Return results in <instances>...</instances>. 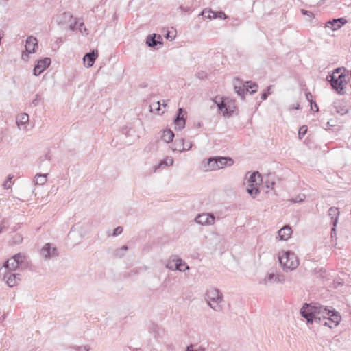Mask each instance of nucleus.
Instances as JSON below:
<instances>
[{"mask_svg":"<svg viewBox=\"0 0 351 351\" xmlns=\"http://www.w3.org/2000/svg\"><path fill=\"white\" fill-rule=\"evenodd\" d=\"M301 12L304 14V15H307L310 18H312L313 16V14L310 12V11H308V10H304V9H302L301 10Z\"/></svg>","mask_w":351,"mask_h":351,"instance_id":"nucleus-48","label":"nucleus"},{"mask_svg":"<svg viewBox=\"0 0 351 351\" xmlns=\"http://www.w3.org/2000/svg\"><path fill=\"white\" fill-rule=\"evenodd\" d=\"M158 326H153V328H152V330H154V332L156 333V335L157 334V331L156 330H158Z\"/></svg>","mask_w":351,"mask_h":351,"instance_id":"nucleus-58","label":"nucleus"},{"mask_svg":"<svg viewBox=\"0 0 351 351\" xmlns=\"http://www.w3.org/2000/svg\"><path fill=\"white\" fill-rule=\"evenodd\" d=\"M246 87L241 84V82L237 80L236 83L234 84V88L236 93L239 95L241 98H244L245 93H246Z\"/></svg>","mask_w":351,"mask_h":351,"instance_id":"nucleus-24","label":"nucleus"},{"mask_svg":"<svg viewBox=\"0 0 351 351\" xmlns=\"http://www.w3.org/2000/svg\"><path fill=\"white\" fill-rule=\"evenodd\" d=\"M305 95H306V99L311 103V109H313V101L312 99L313 96H312L311 93H309V92H307V93H306Z\"/></svg>","mask_w":351,"mask_h":351,"instance_id":"nucleus-41","label":"nucleus"},{"mask_svg":"<svg viewBox=\"0 0 351 351\" xmlns=\"http://www.w3.org/2000/svg\"><path fill=\"white\" fill-rule=\"evenodd\" d=\"M329 317L328 320L322 322V325L327 326L330 328H333L339 325L341 320V317L339 312L333 313V315Z\"/></svg>","mask_w":351,"mask_h":351,"instance_id":"nucleus-12","label":"nucleus"},{"mask_svg":"<svg viewBox=\"0 0 351 351\" xmlns=\"http://www.w3.org/2000/svg\"><path fill=\"white\" fill-rule=\"evenodd\" d=\"M213 101L217 105L219 109L223 112L224 115L226 114L231 116L233 110L231 109L230 105H227L226 103L221 99V98H218L217 97H216Z\"/></svg>","mask_w":351,"mask_h":351,"instance_id":"nucleus-13","label":"nucleus"},{"mask_svg":"<svg viewBox=\"0 0 351 351\" xmlns=\"http://www.w3.org/2000/svg\"><path fill=\"white\" fill-rule=\"evenodd\" d=\"M307 132V127L306 125H302L298 131V136L300 138H302Z\"/></svg>","mask_w":351,"mask_h":351,"instance_id":"nucleus-36","label":"nucleus"},{"mask_svg":"<svg viewBox=\"0 0 351 351\" xmlns=\"http://www.w3.org/2000/svg\"><path fill=\"white\" fill-rule=\"evenodd\" d=\"M97 56L98 53L97 51H92L91 52L86 53L83 58L84 66L87 68L91 67L93 65Z\"/></svg>","mask_w":351,"mask_h":351,"instance_id":"nucleus-15","label":"nucleus"},{"mask_svg":"<svg viewBox=\"0 0 351 351\" xmlns=\"http://www.w3.org/2000/svg\"><path fill=\"white\" fill-rule=\"evenodd\" d=\"M177 262H178V267L180 268L178 269V271H185L190 269L189 266L182 258H180L179 260L177 261Z\"/></svg>","mask_w":351,"mask_h":351,"instance_id":"nucleus-32","label":"nucleus"},{"mask_svg":"<svg viewBox=\"0 0 351 351\" xmlns=\"http://www.w3.org/2000/svg\"><path fill=\"white\" fill-rule=\"evenodd\" d=\"M328 311H330V313H328V315H324V317H323V321L322 322L328 320L329 317H330L332 316L331 315H333V313L337 312L334 309H332V310L328 309Z\"/></svg>","mask_w":351,"mask_h":351,"instance_id":"nucleus-45","label":"nucleus"},{"mask_svg":"<svg viewBox=\"0 0 351 351\" xmlns=\"http://www.w3.org/2000/svg\"><path fill=\"white\" fill-rule=\"evenodd\" d=\"M38 47V40L34 36H29L26 40L25 49L28 53L35 52L36 47Z\"/></svg>","mask_w":351,"mask_h":351,"instance_id":"nucleus-16","label":"nucleus"},{"mask_svg":"<svg viewBox=\"0 0 351 351\" xmlns=\"http://www.w3.org/2000/svg\"><path fill=\"white\" fill-rule=\"evenodd\" d=\"M340 69H341L340 68H337V69H336L335 70V72H334L333 73H335H335H339V72Z\"/></svg>","mask_w":351,"mask_h":351,"instance_id":"nucleus-60","label":"nucleus"},{"mask_svg":"<svg viewBox=\"0 0 351 351\" xmlns=\"http://www.w3.org/2000/svg\"><path fill=\"white\" fill-rule=\"evenodd\" d=\"M123 254H124V252L123 251L117 252V250L115 252V255L117 256L121 257L122 256H123Z\"/></svg>","mask_w":351,"mask_h":351,"instance_id":"nucleus-55","label":"nucleus"},{"mask_svg":"<svg viewBox=\"0 0 351 351\" xmlns=\"http://www.w3.org/2000/svg\"><path fill=\"white\" fill-rule=\"evenodd\" d=\"M335 228H332V231H331V237H333V235L336 234L335 232Z\"/></svg>","mask_w":351,"mask_h":351,"instance_id":"nucleus-57","label":"nucleus"},{"mask_svg":"<svg viewBox=\"0 0 351 351\" xmlns=\"http://www.w3.org/2000/svg\"><path fill=\"white\" fill-rule=\"evenodd\" d=\"M346 84L345 75L340 74L338 75L337 80L332 82L331 86L339 95H343L345 93L343 89Z\"/></svg>","mask_w":351,"mask_h":351,"instance_id":"nucleus-8","label":"nucleus"},{"mask_svg":"<svg viewBox=\"0 0 351 351\" xmlns=\"http://www.w3.org/2000/svg\"><path fill=\"white\" fill-rule=\"evenodd\" d=\"M276 274L274 273H269L263 279L262 282L265 285L267 286L274 284V282H276Z\"/></svg>","mask_w":351,"mask_h":351,"instance_id":"nucleus-26","label":"nucleus"},{"mask_svg":"<svg viewBox=\"0 0 351 351\" xmlns=\"http://www.w3.org/2000/svg\"><path fill=\"white\" fill-rule=\"evenodd\" d=\"M22 240H23L22 237L19 234H16L13 237L12 243V244H19L22 241Z\"/></svg>","mask_w":351,"mask_h":351,"instance_id":"nucleus-38","label":"nucleus"},{"mask_svg":"<svg viewBox=\"0 0 351 351\" xmlns=\"http://www.w3.org/2000/svg\"><path fill=\"white\" fill-rule=\"evenodd\" d=\"M123 232V228L121 226L117 227L113 232V236H117Z\"/></svg>","mask_w":351,"mask_h":351,"instance_id":"nucleus-46","label":"nucleus"},{"mask_svg":"<svg viewBox=\"0 0 351 351\" xmlns=\"http://www.w3.org/2000/svg\"><path fill=\"white\" fill-rule=\"evenodd\" d=\"M275 184V182H266V186L267 188H273L274 185Z\"/></svg>","mask_w":351,"mask_h":351,"instance_id":"nucleus-52","label":"nucleus"},{"mask_svg":"<svg viewBox=\"0 0 351 351\" xmlns=\"http://www.w3.org/2000/svg\"><path fill=\"white\" fill-rule=\"evenodd\" d=\"M2 229H3V226L1 224H0V233L2 231Z\"/></svg>","mask_w":351,"mask_h":351,"instance_id":"nucleus-63","label":"nucleus"},{"mask_svg":"<svg viewBox=\"0 0 351 351\" xmlns=\"http://www.w3.org/2000/svg\"><path fill=\"white\" fill-rule=\"evenodd\" d=\"M40 255L45 259L56 257L58 255L55 247H51L50 243H46L40 250Z\"/></svg>","mask_w":351,"mask_h":351,"instance_id":"nucleus-6","label":"nucleus"},{"mask_svg":"<svg viewBox=\"0 0 351 351\" xmlns=\"http://www.w3.org/2000/svg\"><path fill=\"white\" fill-rule=\"evenodd\" d=\"M180 257H178L176 255H173L169 257V259L167 260L165 263L166 268L169 269V270L175 271L178 270V269H180L178 267V261Z\"/></svg>","mask_w":351,"mask_h":351,"instance_id":"nucleus-20","label":"nucleus"},{"mask_svg":"<svg viewBox=\"0 0 351 351\" xmlns=\"http://www.w3.org/2000/svg\"><path fill=\"white\" fill-rule=\"evenodd\" d=\"M203 167L205 171H212L218 170L216 157L214 156L209 158L207 160V161L204 164Z\"/></svg>","mask_w":351,"mask_h":351,"instance_id":"nucleus-19","label":"nucleus"},{"mask_svg":"<svg viewBox=\"0 0 351 351\" xmlns=\"http://www.w3.org/2000/svg\"><path fill=\"white\" fill-rule=\"evenodd\" d=\"M83 26H84V23L83 22H78L77 28H78L80 29V32L82 34L87 35L88 34V31H87L86 27L82 28Z\"/></svg>","mask_w":351,"mask_h":351,"instance_id":"nucleus-37","label":"nucleus"},{"mask_svg":"<svg viewBox=\"0 0 351 351\" xmlns=\"http://www.w3.org/2000/svg\"><path fill=\"white\" fill-rule=\"evenodd\" d=\"M174 138V134L171 130H166L163 132L162 138L166 143H170Z\"/></svg>","mask_w":351,"mask_h":351,"instance_id":"nucleus-27","label":"nucleus"},{"mask_svg":"<svg viewBox=\"0 0 351 351\" xmlns=\"http://www.w3.org/2000/svg\"><path fill=\"white\" fill-rule=\"evenodd\" d=\"M29 115L27 113H22L16 117V122L17 127L20 130L27 132L29 123Z\"/></svg>","mask_w":351,"mask_h":351,"instance_id":"nucleus-10","label":"nucleus"},{"mask_svg":"<svg viewBox=\"0 0 351 351\" xmlns=\"http://www.w3.org/2000/svg\"><path fill=\"white\" fill-rule=\"evenodd\" d=\"M51 64V59L49 58H45L44 59L38 61L37 64L34 69V75L37 76L43 73Z\"/></svg>","mask_w":351,"mask_h":351,"instance_id":"nucleus-9","label":"nucleus"},{"mask_svg":"<svg viewBox=\"0 0 351 351\" xmlns=\"http://www.w3.org/2000/svg\"><path fill=\"white\" fill-rule=\"evenodd\" d=\"M180 143H182V149H179V151L180 152L189 150L192 147L191 143H188V144L185 145L184 139H181Z\"/></svg>","mask_w":351,"mask_h":351,"instance_id":"nucleus-34","label":"nucleus"},{"mask_svg":"<svg viewBox=\"0 0 351 351\" xmlns=\"http://www.w3.org/2000/svg\"><path fill=\"white\" fill-rule=\"evenodd\" d=\"M329 215L330 216H333V215H339V211H338V209L337 208H334V207H331L329 210ZM333 217H332V218Z\"/></svg>","mask_w":351,"mask_h":351,"instance_id":"nucleus-39","label":"nucleus"},{"mask_svg":"<svg viewBox=\"0 0 351 351\" xmlns=\"http://www.w3.org/2000/svg\"><path fill=\"white\" fill-rule=\"evenodd\" d=\"M77 24H78V21H76V20L75 19L74 23H71L69 25V28H70L71 30H75V29H77Z\"/></svg>","mask_w":351,"mask_h":351,"instance_id":"nucleus-49","label":"nucleus"},{"mask_svg":"<svg viewBox=\"0 0 351 351\" xmlns=\"http://www.w3.org/2000/svg\"><path fill=\"white\" fill-rule=\"evenodd\" d=\"M337 78V77L335 76V73H332L327 77V80L330 83V84H332V82L336 81Z\"/></svg>","mask_w":351,"mask_h":351,"instance_id":"nucleus-43","label":"nucleus"},{"mask_svg":"<svg viewBox=\"0 0 351 351\" xmlns=\"http://www.w3.org/2000/svg\"><path fill=\"white\" fill-rule=\"evenodd\" d=\"M271 86H269L267 87V92H264V93L261 95V99H262V100H265V99L267 98L268 95H269V90L271 89Z\"/></svg>","mask_w":351,"mask_h":351,"instance_id":"nucleus-44","label":"nucleus"},{"mask_svg":"<svg viewBox=\"0 0 351 351\" xmlns=\"http://www.w3.org/2000/svg\"><path fill=\"white\" fill-rule=\"evenodd\" d=\"M27 265V257L25 254L18 253L9 258L5 263L4 267L8 271H15L18 268L25 267Z\"/></svg>","mask_w":351,"mask_h":351,"instance_id":"nucleus-4","label":"nucleus"},{"mask_svg":"<svg viewBox=\"0 0 351 351\" xmlns=\"http://www.w3.org/2000/svg\"><path fill=\"white\" fill-rule=\"evenodd\" d=\"M246 92H249L250 94H253L257 91L258 86L255 83L251 82H247Z\"/></svg>","mask_w":351,"mask_h":351,"instance_id":"nucleus-31","label":"nucleus"},{"mask_svg":"<svg viewBox=\"0 0 351 351\" xmlns=\"http://www.w3.org/2000/svg\"><path fill=\"white\" fill-rule=\"evenodd\" d=\"M346 21L343 18L334 19L332 21L326 22V27L331 28L333 30L339 29L343 25L346 23Z\"/></svg>","mask_w":351,"mask_h":351,"instance_id":"nucleus-17","label":"nucleus"},{"mask_svg":"<svg viewBox=\"0 0 351 351\" xmlns=\"http://www.w3.org/2000/svg\"><path fill=\"white\" fill-rule=\"evenodd\" d=\"M186 112L183 108H180L178 110L176 118L174 120L176 130H180L183 129L186 124L185 115Z\"/></svg>","mask_w":351,"mask_h":351,"instance_id":"nucleus-7","label":"nucleus"},{"mask_svg":"<svg viewBox=\"0 0 351 351\" xmlns=\"http://www.w3.org/2000/svg\"><path fill=\"white\" fill-rule=\"evenodd\" d=\"M300 108V104H297L295 105H291L289 106V110H292V109H299Z\"/></svg>","mask_w":351,"mask_h":351,"instance_id":"nucleus-53","label":"nucleus"},{"mask_svg":"<svg viewBox=\"0 0 351 351\" xmlns=\"http://www.w3.org/2000/svg\"><path fill=\"white\" fill-rule=\"evenodd\" d=\"M217 162L218 169H222L226 166H231L234 163L233 160L230 157L215 156Z\"/></svg>","mask_w":351,"mask_h":351,"instance_id":"nucleus-21","label":"nucleus"},{"mask_svg":"<svg viewBox=\"0 0 351 351\" xmlns=\"http://www.w3.org/2000/svg\"><path fill=\"white\" fill-rule=\"evenodd\" d=\"M151 111L153 110V108H154L157 111H160V102L158 101L156 104H153L150 106Z\"/></svg>","mask_w":351,"mask_h":351,"instance_id":"nucleus-42","label":"nucleus"},{"mask_svg":"<svg viewBox=\"0 0 351 351\" xmlns=\"http://www.w3.org/2000/svg\"><path fill=\"white\" fill-rule=\"evenodd\" d=\"M300 315L306 319L308 324H312L314 322L321 324L324 315H328V309L319 304L305 303L300 309Z\"/></svg>","mask_w":351,"mask_h":351,"instance_id":"nucleus-1","label":"nucleus"},{"mask_svg":"<svg viewBox=\"0 0 351 351\" xmlns=\"http://www.w3.org/2000/svg\"><path fill=\"white\" fill-rule=\"evenodd\" d=\"M201 15L203 16L204 18H207L209 19H215V18H220V19H225L227 17L226 14L223 12H216L211 10L210 9H207V8L203 10V11L201 12Z\"/></svg>","mask_w":351,"mask_h":351,"instance_id":"nucleus-14","label":"nucleus"},{"mask_svg":"<svg viewBox=\"0 0 351 351\" xmlns=\"http://www.w3.org/2000/svg\"><path fill=\"white\" fill-rule=\"evenodd\" d=\"M304 199H305V195H298L295 198H292V199H289V201L291 203H301V202H304Z\"/></svg>","mask_w":351,"mask_h":351,"instance_id":"nucleus-35","label":"nucleus"},{"mask_svg":"<svg viewBox=\"0 0 351 351\" xmlns=\"http://www.w3.org/2000/svg\"><path fill=\"white\" fill-rule=\"evenodd\" d=\"M162 37L156 34H150L147 37L146 44L150 47H155L158 44H161Z\"/></svg>","mask_w":351,"mask_h":351,"instance_id":"nucleus-18","label":"nucleus"},{"mask_svg":"<svg viewBox=\"0 0 351 351\" xmlns=\"http://www.w3.org/2000/svg\"><path fill=\"white\" fill-rule=\"evenodd\" d=\"M337 221V219L335 218V219L333 221L334 226H336Z\"/></svg>","mask_w":351,"mask_h":351,"instance_id":"nucleus-62","label":"nucleus"},{"mask_svg":"<svg viewBox=\"0 0 351 351\" xmlns=\"http://www.w3.org/2000/svg\"><path fill=\"white\" fill-rule=\"evenodd\" d=\"M276 282L283 284L285 281V277L282 275H276Z\"/></svg>","mask_w":351,"mask_h":351,"instance_id":"nucleus-40","label":"nucleus"},{"mask_svg":"<svg viewBox=\"0 0 351 351\" xmlns=\"http://www.w3.org/2000/svg\"><path fill=\"white\" fill-rule=\"evenodd\" d=\"M25 56H26L27 58H28V55H27V54H24V53H23V54H22V58H23V59H25Z\"/></svg>","mask_w":351,"mask_h":351,"instance_id":"nucleus-61","label":"nucleus"},{"mask_svg":"<svg viewBox=\"0 0 351 351\" xmlns=\"http://www.w3.org/2000/svg\"><path fill=\"white\" fill-rule=\"evenodd\" d=\"M247 191L250 195V196L254 198L259 193L258 186L247 185Z\"/></svg>","mask_w":351,"mask_h":351,"instance_id":"nucleus-30","label":"nucleus"},{"mask_svg":"<svg viewBox=\"0 0 351 351\" xmlns=\"http://www.w3.org/2000/svg\"><path fill=\"white\" fill-rule=\"evenodd\" d=\"M215 216L213 214L210 213H202L199 214L195 219V221L197 223L203 225V226H208V225H212L214 223L215 221Z\"/></svg>","mask_w":351,"mask_h":351,"instance_id":"nucleus-5","label":"nucleus"},{"mask_svg":"<svg viewBox=\"0 0 351 351\" xmlns=\"http://www.w3.org/2000/svg\"><path fill=\"white\" fill-rule=\"evenodd\" d=\"M13 178V176L11 175H9L7 178L6 180L3 184V187L4 189H9L12 187L13 182L12 181Z\"/></svg>","mask_w":351,"mask_h":351,"instance_id":"nucleus-33","label":"nucleus"},{"mask_svg":"<svg viewBox=\"0 0 351 351\" xmlns=\"http://www.w3.org/2000/svg\"><path fill=\"white\" fill-rule=\"evenodd\" d=\"M279 262L284 270H294L299 265V261L294 252L287 251L278 256Z\"/></svg>","mask_w":351,"mask_h":351,"instance_id":"nucleus-3","label":"nucleus"},{"mask_svg":"<svg viewBox=\"0 0 351 351\" xmlns=\"http://www.w3.org/2000/svg\"><path fill=\"white\" fill-rule=\"evenodd\" d=\"M208 305L214 311L220 312L223 310V297L220 291L215 288L207 290L205 298Z\"/></svg>","mask_w":351,"mask_h":351,"instance_id":"nucleus-2","label":"nucleus"},{"mask_svg":"<svg viewBox=\"0 0 351 351\" xmlns=\"http://www.w3.org/2000/svg\"><path fill=\"white\" fill-rule=\"evenodd\" d=\"M4 278H6V283L10 287L17 285L21 280L19 274H14L8 271L5 274Z\"/></svg>","mask_w":351,"mask_h":351,"instance_id":"nucleus-11","label":"nucleus"},{"mask_svg":"<svg viewBox=\"0 0 351 351\" xmlns=\"http://www.w3.org/2000/svg\"><path fill=\"white\" fill-rule=\"evenodd\" d=\"M40 100V97L38 95H36L35 99L32 101L33 105L35 106H37Z\"/></svg>","mask_w":351,"mask_h":351,"instance_id":"nucleus-51","label":"nucleus"},{"mask_svg":"<svg viewBox=\"0 0 351 351\" xmlns=\"http://www.w3.org/2000/svg\"><path fill=\"white\" fill-rule=\"evenodd\" d=\"M292 233L291 228L289 226H285L278 232V237L280 240H287Z\"/></svg>","mask_w":351,"mask_h":351,"instance_id":"nucleus-22","label":"nucleus"},{"mask_svg":"<svg viewBox=\"0 0 351 351\" xmlns=\"http://www.w3.org/2000/svg\"><path fill=\"white\" fill-rule=\"evenodd\" d=\"M77 351H89V348L87 346H79L76 348Z\"/></svg>","mask_w":351,"mask_h":351,"instance_id":"nucleus-50","label":"nucleus"},{"mask_svg":"<svg viewBox=\"0 0 351 351\" xmlns=\"http://www.w3.org/2000/svg\"><path fill=\"white\" fill-rule=\"evenodd\" d=\"M314 108H315V111L317 112L319 110L318 106L315 102H313V110H314Z\"/></svg>","mask_w":351,"mask_h":351,"instance_id":"nucleus-56","label":"nucleus"},{"mask_svg":"<svg viewBox=\"0 0 351 351\" xmlns=\"http://www.w3.org/2000/svg\"><path fill=\"white\" fill-rule=\"evenodd\" d=\"M173 164V159L172 157H167L164 160L161 161L157 166L154 167V172H156L161 166H172Z\"/></svg>","mask_w":351,"mask_h":351,"instance_id":"nucleus-28","label":"nucleus"},{"mask_svg":"<svg viewBox=\"0 0 351 351\" xmlns=\"http://www.w3.org/2000/svg\"><path fill=\"white\" fill-rule=\"evenodd\" d=\"M64 20H71L72 19L73 16L69 12H64L61 16Z\"/></svg>","mask_w":351,"mask_h":351,"instance_id":"nucleus-47","label":"nucleus"},{"mask_svg":"<svg viewBox=\"0 0 351 351\" xmlns=\"http://www.w3.org/2000/svg\"><path fill=\"white\" fill-rule=\"evenodd\" d=\"M128 246L123 245L121 248L118 249L117 252L123 251L125 253V252H126L128 250Z\"/></svg>","mask_w":351,"mask_h":351,"instance_id":"nucleus-54","label":"nucleus"},{"mask_svg":"<svg viewBox=\"0 0 351 351\" xmlns=\"http://www.w3.org/2000/svg\"><path fill=\"white\" fill-rule=\"evenodd\" d=\"M162 105H163L165 107L166 106V104L165 103V101H163Z\"/></svg>","mask_w":351,"mask_h":351,"instance_id":"nucleus-64","label":"nucleus"},{"mask_svg":"<svg viewBox=\"0 0 351 351\" xmlns=\"http://www.w3.org/2000/svg\"><path fill=\"white\" fill-rule=\"evenodd\" d=\"M180 9L182 10V11H184V12L188 11V9L184 8L183 6H180Z\"/></svg>","mask_w":351,"mask_h":351,"instance_id":"nucleus-59","label":"nucleus"},{"mask_svg":"<svg viewBox=\"0 0 351 351\" xmlns=\"http://www.w3.org/2000/svg\"><path fill=\"white\" fill-rule=\"evenodd\" d=\"M262 181L261 175L258 172L252 173L248 179V185L258 186Z\"/></svg>","mask_w":351,"mask_h":351,"instance_id":"nucleus-23","label":"nucleus"},{"mask_svg":"<svg viewBox=\"0 0 351 351\" xmlns=\"http://www.w3.org/2000/svg\"><path fill=\"white\" fill-rule=\"evenodd\" d=\"M185 351H205V348L197 343H191L186 346Z\"/></svg>","mask_w":351,"mask_h":351,"instance_id":"nucleus-29","label":"nucleus"},{"mask_svg":"<svg viewBox=\"0 0 351 351\" xmlns=\"http://www.w3.org/2000/svg\"><path fill=\"white\" fill-rule=\"evenodd\" d=\"M47 181V174L38 173L34 176V183L36 185H43Z\"/></svg>","mask_w":351,"mask_h":351,"instance_id":"nucleus-25","label":"nucleus"}]
</instances>
